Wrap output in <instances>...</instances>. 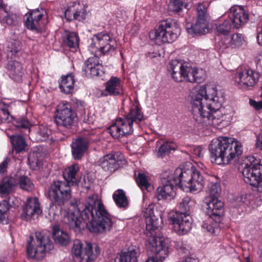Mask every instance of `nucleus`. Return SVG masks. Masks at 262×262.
Masks as SVG:
<instances>
[{"instance_id":"f257e3e1","label":"nucleus","mask_w":262,"mask_h":262,"mask_svg":"<svg viewBox=\"0 0 262 262\" xmlns=\"http://www.w3.org/2000/svg\"><path fill=\"white\" fill-rule=\"evenodd\" d=\"M79 209L68 212L63 218L64 224L75 231H79L85 225L92 232L102 233L110 230L113 224L111 216L97 194L87 198L79 217Z\"/></svg>"},{"instance_id":"f03ea898","label":"nucleus","mask_w":262,"mask_h":262,"mask_svg":"<svg viewBox=\"0 0 262 262\" xmlns=\"http://www.w3.org/2000/svg\"><path fill=\"white\" fill-rule=\"evenodd\" d=\"M193 118L198 123L217 127L221 125L226 119L220 108L221 99L217 96V91L212 85H203L191 99Z\"/></svg>"},{"instance_id":"7ed1b4c3","label":"nucleus","mask_w":262,"mask_h":262,"mask_svg":"<svg viewBox=\"0 0 262 262\" xmlns=\"http://www.w3.org/2000/svg\"><path fill=\"white\" fill-rule=\"evenodd\" d=\"M145 214L146 234L149 236L146 247L151 255L146 262H162L168 256V245L163 237L155 236L153 233L162 224L161 215L158 212L156 215L150 206Z\"/></svg>"},{"instance_id":"20e7f679","label":"nucleus","mask_w":262,"mask_h":262,"mask_svg":"<svg viewBox=\"0 0 262 262\" xmlns=\"http://www.w3.org/2000/svg\"><path fill=\"white\" fill-rule=\"evenodd\" d=\"M209 151L217 164H229L243 153L241 143L232 138L220 137L211 142Z\"/></svg>"},{"instance_id":"39448f33","label":"nucleus","mask_w":262,"mask_h":262,"mask_svg":"<svg viewBox=\"0 0 262 262\" xmlns=\"http://www.w3.org/2000/svg\"><path fill=\"white\" fill-rule=\"evenodd\" d=\"M143 119L141 110L136 107L132 109L125 118L117 119L115 123L108 128L109 133L114 138L131 135L134 130V124H139Z\"/></svg>"},{"instance_id":"423d86ee","label":"nucleus","mask_w":262,"mask_h":262,"mask_svg":"<svg viewBox=\"0 0 262 262\" xmlns=\"http://www.w3.org/2000/svg\"><path fill=\"white\" fill-rule=\"evenodd\" d=\"M180 29L174 21L171 20L162 21L155 30L150 32L149 38L158 45L171 43L177 39Z\"/></svg>"},{"instance_id":"0eeeda50","label":"nucleus","mask_w":262,"mask_h":262,"mask_svg":"<svg viewBox=\"0 0 262 262\" xmlns=\"http://www.w3.org/2000/svg\"><path fill=\"white\" fill-rule=\"evenodd\" d=\"M176 176L180 181V187L183 190L188 188L191 192L200 191L204 187V178L197 170L178 168L175 170Z\"/></svg>"},{"instance_id":"6e6552de","label":"nucleus","mask_w":262,"mask_h":262,"mask_svg":"<svg viewBox=\"0 0 262 262\" xmlns=\"http://www.w3.org/2000/svg\"><path fill=\"white\" fill-rule=\"evenodd\" d=\"M71 186L67 182L55 180L49 187V198L52 204L59 208L60 212L65 209L64 206L71 199Z\"/></svg>"},{"instance_id":"1a4fd4ad","label":"nucleus","mask_w":262,"mask_h":262,"mask_svg":"<svg viewBox=\"0 0 262 262\" xmlns=\"http://www.w3.org/2000/svg\"><path fill=\"white\" fill-rule=\"evenodd\" d=\"M54 248L51 241L48 236L41 233L36 234L35 239L30 236L27 241V255L28 257L40 259L44 257L45 253Z\"/></svg>"},{"instance_id":"9d476101","label":"nucleus","mask_w":262,"mask_h":262,"mask_svg":"<svg viewBox=\"0 0 262 262\" xmlns=\"http://www.w3.org/2000/svg\"><path fill=\"white\" fill-rule=\"evenodd\" d=\"M161 181L162 186L157 189L155 197L158 201L167 199L168 197L174 194V188L180 186V181L178 180L175 171H165L162 174Z\"/></svg>"},{"instance_id":"9b49d317","label":"nucleus","mask_w":262,"mask_h":262,"mask_svg":"<svg viewBox=\"0 0 262 262\" xmlns=\"http://www.w3.org/2000/svg\"><path fill=\"white\" fill-rule=\"evenodd\" d=\"M91 244L86 243L84 248L80 241L76 239L73 242L72 252L75 262H90L94 260L100 253V249L97 246L95 247V252Z\"/></svg>"},{"instance_id":"f8f14e48","label":"nucleus","mask_w":262,"mask_h":262,"mask_svg":"<svg viewBox=\"0 0 262 262\" xmlns=\"http://www.w3.org/2000/svg\"><path fill=\"white\" fill-rule=\"evenodd\" d=\"M76 117L69 103H60L57 106L54 122L58 126L69 129L74 125Z\"/></svg>"},{"instance_id":"ddd939ff","label":"nucleus","mask_w":262,"mask_h":262,"mask_svg":"<svg viewBox=\"0 0 262 262\" xmlns=\"http://www.w3.org/2000/svg\"><path fill=\"white\" fill-rule=\"evenodd\" d=\"M91 48H95L101 51L103 55L115 50V42L108 33H100L92 38Z\"/></svg>"},{"instance_id":"4468645a","label":"nucleus","mask_w":262,"mask_h":262,"mask_svg":"<svg viewBox=\"0 0 262 262\" xmlns=\"http://www.w3.org/2000/svg\"><path fill=\"white\" fill-rule=\"evenodd\" d=\"M123 156L119 153L109 154L101 158L98 165L106 171L114 172L125 163Z\"/></svg>"},{"instance_id":"2eb2a0df","label":"nucleus","mask_w":262,"mask_h":262,"mask_svg":"<svg viewBox=\"0 0 262 262\" xmlns=\"http://www.w3.org/2000/svg\"><path fill=\"white\" fill-rule=\"evenodd\" d=\"M259 78L258 73L252 70L245 69L238 71L235 76V82L241 88L246 89L254 86Z\"/></svg>"},{"instance_id":"dca6fc26","label":"nucleus","mask_w":262,"mask_h":262,"mask_svg":"<svg viewBox=\"0 0 262 262\" xmlns=\"http://www.w3.org/2000/svg\"><path fill=\"white\" fill-rule=\"evenodd\" d=\"M174 230L179 234H186L191 228V217L188 214L175 212L170 216Z\"/></svg>"},{"instance_id":"f3484780","label":"nucleus","mask_w":262,"mask_h":262,"mask_svg":"<svg viewBox=\"0 0 262 262\" xmlns=\"http://www.w3.org/2000/svg\"><path fill=\"white\" fill-rule=\"evenodd\" d=\"M41 213L38 200L36 198H29L26 204L22 208L20 217L28 221L37 218Z\"/></svg>"},{"instance_id":"a211bd4d","label":"nucleus","mask_w":262,"mask_h":262,"mask_svg":"<svg viewBox=\"0 0 262 262\" xmlns=\"http://www.w3.org/2000/svg\"><path fill=\"white\" fill-rule=\"evenodd\" d=\"M229 17L232 20L233 28L238 29L248 22L249 14L243 7L234 6L230 9Z\"/></svg>"},{"instance_id":"6ab92c4d","label":"nucleus","mask_w":262,"mask_h":262,"mask_svg":"<svg viewBox=\"0 0 262 262\" xmlns=\"http://www.w3.org/2000/svg\"><path fill=\"white\" fill-rule=\"evenodd\" d=\"M90 139L88 137H79L74 139L71 145L72 154L75 160H80L88 149Z\"/></svg>"},{"instance_id":"aec40b11","label":"nucleus","mask_w":262,"mask_h":262,"mask_svg":"<svg viewBox=\"0 0 262 262\" xmlns=\"http://www.w3.org/2000/svg\"><path fill=\"white\" fill-rule=\"evenodd\" d=\"M204 203L207 210L206 212L207 216L219 218L223 214L224 204L217 198L206 197L204 201Z\"/></svg>"},{"instance_id":"412c9836","label":"nucleus","mask_w":262,"mask_h":262,"mask_svg":"<svg viewBox=\"0 0 262 262\" xmlns=\"http://www.w3.org/2000/svg\"><path fill=\"white\" fill-rule=\"evenodd\" d=\"M102 68L99 58L95 56L89 58L85 61L82 67V72L86 77L98 76L102 72Z\"/></svg>"},{"instance_id":"4be33fe9","label":"nucleus","mask_w":262,"mask_h":262,"mask_svg":"<svg viewBox=\"0 0 262 262\" xmlns=\"http://www.w3.org/2000/svg\"><path fill=\"white\" fill-rule=\"evenodd\" d=\"M83 4H81L79 2H74L73 5L65 11V17L68 19L70 20L71 15H73L74 19L82 21L86 17V10Z\"/></svg>"},{"instance_id":"5701e85b","label":"nucleus","mask_w":262,"mask_h":262,"mask_svg":"<svg viewBox=\"0 0 262 262\" xmlns=\"http://www.w3.org/2000/svg\"><path fill=\"white\" fill-rule=\"evenodd\" d=\"M26 20V25L28 29L38 32L41 29V19L43 14L39 11L38 9L31 10Z\"/></svg>"},{"instance_id":"b1692460","label":"nucleus","mask_w":262,"mask_h":262,"mask_svg":"<svg viewBox=\"0 0 262 262\" xmlns=\"http://www.w3.org/2000/svg\"><path fill=\"white\" fill-rule=\"evenodd\" d=\"M105 92L102 93V95L107 96L108 95L117 96L123 93V89L120 79L116 77H112L106 83Z\"/></svg>"},{"instance_id":"393cba45","label":"nucleus","mask_w":262,"mask_h":262,"mask_svg":"<svg viewBox=\"0 0 262 262\" xmlns=\"http://www.w3.org/2000/svg\"><path fill=\"white\" fill-rule=\"evenodd\" d=\"M7 69L12 79L17 81L21 80L24 73V70L19 62L15 60L8 61Z\"/></svg>"},{"instance_id":"a878e982","label":"nucleus","mask_w":262,"mask_h":262,"mask_svg":"<svg viewBox=\"0 0 262 262\" xmlns=\"http://www.w3.org/2000/svg\"><path fill=\"white\" fill-rule=\"evenodd\" d=\"M17 185V180L15 175L13 177H5L0 183V195L2 197L7 196L13 191L14 187Z\"/></svg>"},{"instance_id":"bb28decb","label":"nucleus","mask_w":262,"mask_h":262,"mask_svg":"<svg viewBox=\"0 0 262 262\" xmlns=\"http://www.w3.org/2000/svg\"><path fill=\"white\" fill-rule=\"evenodd\" d=\"M16 199L14 196H8L0 202V222L3 224H7V214L10 207L15 205Z\"/></svg>"},{"instance_id":"cd10ccee","label":"nucleus","mask_w":262,"mask_h":262,"mask_svg":"<svg viewBox=\"0 0 262 262\" xmlns=\"http://www.w3.org/2000/svg\"><path fill=\"white\" fill-rule=\"evenodd\" d=\"M184 63L177 60H172L169 67V71H171L173 79L177 82L184 80Z\"/></svg>"},{"instance_id":"c85d7f7f","label":"nucleus","mask_w":262,"mask_h":262,"mask_svg":"<svg viewBox=\"0 0 262 262\" xmlns=\"http://www.w3.org/2000/svg\"><path fill=\"white\" fill-rule=\"evenodd\" d=\"M79 171L77 165H73L66 168L63 172V177L64 182H67L71 186H75L78 184V180L76 178V174Z\"/></svg>"},{"instance_id":"c756f323","label":"nucleus","mask_w":262,"mask_h":262,"mask_svg":"<svg viewBox=\"0 0 262 262\" xmlns=\"http://www.w3.org/2000/svg\"><path fill=\"white\" fill-rule=\"evenodd\" d=\"M52 232L53 237L56 243L61 246H67L69 244L70 238L68 234L60 230L58 226H53Z\"/></svg>"},{"instance_id":"7c9ffc66","label":"nucleus","mask_w":262,"mask_h":262,"mask_svg":"<svg viewBox=\"0 0 262 262\" xmlns=\"http://www.w3.org/2000/svg\"><path fill=\"white\" fill-rule=\"evenodd\" d=\"M208 21L196 19V21L190 28H187V32L191 35L203 34L208 31Z\"/></svg>"},{"instance_id":"2f4dec72","label":"nucleus","mask_w":262,"mask_h":262,"mask_svg":"<svg viewBox=\"0 0 262 262\" xmlns=\"http://www.w3.org/2000/svg\"><path fill=\"white\" fill-rule=\"evenodd\" d=\"M74 76L72 74L63 76L59 84L61 91L66 94L71 93L74 89Z\"/></svg>"},{"instance_id":"473e14b6","label":"nucleus","mask_w":262,"mask_h":262,"mask_svg":"<svg viewBox=\"0 0 262 262\" xmlns=\"http://www.w3.org/2000/svg\"><path fill=\"white\" fill-rule=\"evenodd\" d=\"M138 249L133 247L126 252H122L119 256V262H137Z\"/></svg>"},{"instance_id":"72a5a7b5","label":"nucleus","mask_w":262,"mask_h":262,"mask_svg":"<svg viewBox=\"0 0 262 262\" xmlns=\"http://www.w3.org/2000/svg\"><path fill=\"white\" fill-rule=\"evenodd\" d=\"M113 198L118 207L125 208L127 207L128 202L125 193L123 190L118 189L115 191Z\"/></svg>"},{"instance_id":"f704fd0d","label":"nucleus","mask_w":262,"mask_h":262,"mask_svg":"<svg viewBox=\"0 0 262 262\" xmlns=\"http://www.w3.org/2000/svg\"><path fill=\"white\" fill-rule=\"evenodd\" d=\"M10 139L13 148L16 152H20L25 150L27 144L23 136L20 135H13L10 137Z\"/></svg>"},{"instance_id":"c9c22d12","label":"nucleus","mask_w":262,"mask_h":262,"mask_svg":"<svg viewBox=\"0 0 262 262\" xmlns=\"http://www.w3.org/2000/svg\"><path fill=\"white\" fill-rule=\"evenodd\" d=\"M208 4L207 2L199 3L196 7L197 19L208 21L209 15L208 13Z\"/></svg>"},{"instance_id":"e433bc0d","label":"nucleus","mask_w":262,"mask_h":262,"mask_svg":"<svg viewBox=\"0 0 262 262\" xmlns=\"http://www.w3.org/2000/svg\"><path fill=\"white\" fill-rule=\"evenodd\" d=\"M233 28L232 20L230 18L225 20L222 23L217 25L216 27V32L223 35H228Z\"/></svg>"},{"instance_id":"4c0bfd02","label":"nucleus","mask_w":262,"mask_h":262,"mask_svg":"<svg viewBox=\"0 0 262 262\" xmlns=\"http://www.w3.org/2000/svg\"><path fill=\"white\" fill-rule=\"evenodd\" d=\"M17 180V184L20 188L27 191H31L34 188V185L31 180L27 176H23L18 178L15 176Z\"/></svg>"},{"instance_id":"58836bf2","label":"nucleus","mask_w":262,"mask_h":262,"mask_svg":"<svg viewBox=\"0 0 262 262\" xmlns=\"http://www.w3.org/2000/svg\"><path fill=\"white\" fill-rule=\"evenodd\" d=\"M79 39L77 34L70 32L67 34L64 42L70 48L76 49L79 46Z\"/></svg>"},{"instance_id":"ea45409f","label":"nucleus","mask_w":262,"mask_h":262,"mask_svg":"<svg viewBox=\"0 0 262 262\" xmlns=\"http://www.w3.org/2000/svg\"><path fill=\"white\" fill-rule=\"evenodd\" d=\"M51 130L43 125H40L36 133L38 142L45 141L51 138Z\"/></svg>"},{"instance_id":"a19ab883","label":"nucleus","mask_w":262,"mask_h":262,"mask_svg":"<svg viewBox=\"0 0 262 262\" xmlns=\"http://www.w3.org/2000/svg\"><path fill=\"white\" fill-rule=\"evenodd\" d=\"M207 219L205 220L202 225V227L206 229L208 232L214 233L215 230L217 229L218 223L213 219L214 217L207 216Z\"/></svg>"},{"instance_id":"79ce46f5","label":"nucleus","mask_w":262,"mask_h":262,"mask_svg":"<svg viewBox=\"0 0 262 262\" xmlns=\"http://www.w3.org/2000/svg\"><path fill=\"white\" fill-rule=\"evenodd\" d=\"M193 204V201L189 196H186L183 198L180 203L179 209L182 213L188 214L187 212L190 210Z\"/></svg>"},{"instance_id":"37998d69","label":"nucleus","mask_w":262,"mask_h":262,"mask_svg":"<svg viewBox=\"0 0 262 262\" xmlns=\"http://www.w3.org/2000/svg\"><path fill=\"white\" fill-rule=\"evenodd\" d=\"M136 180L138 185L142 190L149 191L151 185L148 182L147 177L144 174L139 173Z\"/></svg>"},{"instance_id":"c03bdc74","label":"nucleus","mask_w":262,"mask_h":262,"mask_svg":"<svg viewBox=\"0 0 262 262\" xmlns=\"http://www.w3.org/2000/svg\"><path fill=\"white\" fill-rule=\"evenodd\" d=\"M171 150H174V147L172 144L166 142L160 146L157 152V156L158 158H162L168 155Z\"/></svg>"},{"instance_id":"a18cd8bd","label":"nucleus","mask_w":262,"mask_h":262,"mask_svg":"<svg viewBox=\"0 0 262 262\" xmlns=\"http://www.w3.org/2000/svg\"><path fill=\"white\" fill-rule=\"evenodd\" d=\"M244 42V36L242 34L236 33L232 35L229 43L232 48H235L241 46Z\"/></svg>"},{"instance_id":"49530a36","label":"nucleus","mask_w":262,"mask_h":262,"mask_svg":"<svg viewBox=\"0 0 262 262\" xmlns=\"http://www.w3.org/2000/svg\"><path fill=\"white\" fill-rule=\"evenodd\" d=\"M208 188L210 194L209 197L217 198L221 192V188L219 184L211 183L208 185Z\"/></svg>"},{"instance_id":"de8ad7c7","label":"nucleus","mask_w":262,"mask_h":262,"mask_svg":"<svg viewBox=\"0 0 262 262\" xmlns=\"http://www.w3.org/2000/svg\"><path fill=\"white\" fill-rule=\"evenodd\" d=\"M196 68H192L188 66L187 64L184 63V80L190 82V79L193 78L194 74L195 73Z\"/></svg>"},{"instance_id":"09e8293b","label":"nucleus","mask_w":262,"mask_h":262,"mask_svg":"<svg viewBox=\"0 0 262 262\" xmlns=\"http://www.w3.org/2000/svg\"><path fill=\"white\" fill-rule=\"evenodd\" d=\"M8 48V52H9L11 55L15 56L21 50L20 42L18 40H14L9 45Z\"/></svg>"},{"instance_id":"8fccbe9b","label":"nucleus","mask_w":262,"mask_h":262,"mask_svg":"<svg viewBox=\"0 0 262 262\" xmlns=\"http://www.w3.org/2000/svg\"><path fill=\"white\" fill-rule=\"evenodd\" d=\"M204 71L202 69H196L193 78L190 79V82L200 83L204 79Z\"/></svg>"},{"instance_id":"3c124183","label":"nucleus","mask_w":262,"mask_h":262,"mask_svg":"<svg viewBox=\"0 0 262 262\" xmlns=\"http://www.w3.org/2000/svg\"><path fill=\"white\" fill-rule=\"evenodd\" d=\"M28 160L30 166L32 168L36 169L38 167L40 162L36 153L33 152L30 154L28 156Z\"/></svg>"},{"instance_id":"603ef678","label":"nucleus","mask_w":262,"mask_h":262,"mask_svg":"<svg viewBox=\"0 0 262 262\" xmlns=\"http://www.w3.org/2000/svg\"><path fill=\"white\" fill-rule=\"evenodd\" d=\"M183 4L181 0H170L169 9L172 11L179 12L182 9Z\"/></svg>"},{"instance_id":"864d4df0","label":"nucleus","mask_w":262,"mask_h":262,"mask_svg":"<svg viewBox=\"0 0 262 262\" xmlns=\"http://www.w3.org/2000/svg\"><path fill=\"white\" fill-rule=\"evenodd\" d=\"M14 124L18 128H28L30 126L29 122L24 118H18L14 121Z\"/></svg>"},{"instance_id":"5fc2aeb1","label":"nucleus","mask_w":262,"mask_h":262,"mask_svg":"<svg viewBox=\"0 0 262 262\" xmlns=\"http://www.w3.org/2000/svg\"><path fill=\"white\" fill-rule=\"evenodd\" d=\"M9 115V112L7 109H5L3 103L0 102V122L3 120L6 119Z\"/></svg>"},{"instance_id":"6e6d98bb","label":"nucleus","mask_w":262,"mask_h":262,"mask_svg":"<svg viewBox=\"0 0 262 262\" xmlns=\"http://www.w3.org/2000/svg\"><path fill=\"white\" fill-rule=\"evenodd\" d=\"M203 150L201 147H195L192 149V153L198 158H202L203 156Z\"/></svg>"},{"instance_id":"4d7b16f0","label":"nucleus","mask_w":262,"mask_h":262,"mask_svg":"<svg viewBox=\"0 0 262 262\" xmlns=\"http://www.w3.org/2000/svg\"><path fill=\"white\" fill-rule=\"evenodd\" d=\"M250 104L253 106L256 110L262 109V101L256 102L255 100H250Z\"/></svg>"},{"instance_id":"13d9d810","label":"nucleus","mask_w":262,"mask_h":262,"mask_svg":"<svg viewBox=\"0 0 262 262\" xmlns=\"http://www.w3.org/2000/svg\"><path fill=\"white\" fill-rule=\"evenodd\" d=\"M15 16L13 15H8L5 18V22L9 25H14L15 23Z\"/></svg>"},{"instance_id":"bf43d9fd","label":"nucleus","mask_w":262,"mask_h":262,"mask_svg":"<svg viewBox=\"0 0 262 262\" xmlns=\"http://www.w3.org/2000/svg\"><path fill=\"white\" fill-rule=\"evenodd\" d=\"M9 160L6 158L2 163L0 164V173L4 172L7 167Z\"/></svg>"},{"instance_id":"052dcab7","label":"nucleus","mask_w":262,"mask_h":262,"mask_svg":"<svg viewBox=\"0 0 262 262\" xmlns=\"http://www.w3.org/2000/svg\"><path fill=\"white\" fill-rule=\"evenodd\" d=\"M255 146L257 148L262 150V132L257 137Z\"/></svg>"},{"instance_id":"680f3d73","label":"nucleus","mask_w":262,"mask_h":262,"mask_svg":"<svg viewBox=\"0 0 262 262\" xmlns=\"http://www.w3.org/2000/svg\"><path fill=\"white\" fill-rule=\"evenodd\" d=\"M257 40L259 45L262 46V25L260 27H259L257 29Z\"/></svg>"},{"instance_id":"e2e57ef3","label":"nucleus","mask_w":262,"mask_h":262,"mask_svg":"<svg viewBox=\"0 0 262 262\" xmlns=\"http://www.w3.org/2000/svg\"><path fill=\"white\" fill-rule=\"evenodd\" d=\"M6 13L7 12L5 10V5L3 4L2 0H0V20L2 17L4 16Z\"/></svg>"},{"instance_id":"0e129e2a","label":"nucleus","mask_w":262,"mask_h":262,"mask_svg":"<svg viewBox=\"0 0 262 262\" xmlns=\"http://www.w3.org/2000/svg\"><path fill=\"white\" fill-rule=\"evenodd\" d=\"M181 262H198V260L196 258H194L191 257H188L185 258Z\"/></svg>"},{"instance_id":"69168bd1","label":"nucleus","mask_w":262,"mask_h":262,"mask_svg":"<svg viewBox=\"0 0 262 262\" xmlns=\"http://www.w3.org/2000/svg\"><path fill=\"white\" fill-rule=\"evenodd\" d=\"M70 204H71V206H73L74 208H75L77 206V202L76 201L74 200V201H71L70 202Z\"/></svg>"},{"instance_id":"338daca9","label":"nucleus","mask_w":262,"mask_h":262,"mask_svg":"<svg viewBox=\"0 0 262 262\" xmlns=\"http://www.w3.org/2000/svg\"><path fill=\"white\" fill-rule=\"evenodd\" d=\"M258 254L259 255V257L262 260V245H261L259 248V249H258Z\"/></svg>"},{"instance_id":"774afa93","label":"nucleus","mask_w":262,"mask_h":262,"mask_svg":"<svg viewBox=\"0 0 262 262\" xmlns=\"http://www.w3.org/2000/svg\"><path fill=\"white\" fill-rule=\"evenodd\" d=\"M261 97H262V86L261 87Z\"/></svg>"}]
</instances>
